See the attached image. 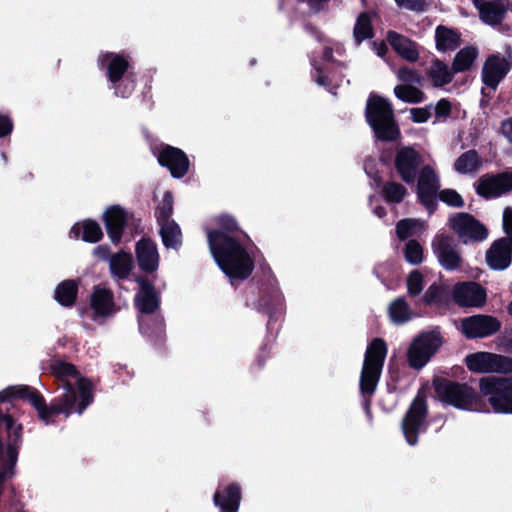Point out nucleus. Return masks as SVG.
<instances>
[{
    "instance_id": "1",
    "label": "nucleus",
    "mask_w": 512,
    "mask_h": 512,
    "mask_svg": "<svg viewBox=\"0 0 512 512\" xmlns=\"http://www.w3.org/2000/svg\"><path fill=\"white\" fill-rule=\"evenodd\" d=\"M52 374L62 382L64 392L47 404L41 392L29 385H11L0 391V414L8 415L15 425L18 422L19 409L14 401L28 402L37 412L38 419L45 425L55 423V417H70L74 412L82 414L94 401L93 384L86 377H78L75 365L58 360L52 367Z\"/></svg>"
},
{
    "instance_id": "2",
    "label": "nucleus",
    "mask_w": 512,
    "mask_h": 512,
    "mask_svg": "<svg viewBox=\"0 0 512 512\" xmlns=\"http://www.w3.org/2000/svg\"><path fill=\"white\" fill-rule=\"evenodd\" d=\"M210 252L221 269L233 284L235 280H247L255 268L254 259L249 254L241 237H228L219 231H208Z\"/></svg>"
},
{
    "instance_id": "3",
    "label": "nucleus",
    "mask_w": 512,
    "mask_h": 512,
    "mask_svg": "<svg viewBox=\"0 0 512 512\" xmlns=\"http://www.w3.org/2000/svg\"><path fill=\"white\" fill-rule=\"evenodd\" d=\"M365 119L377 140L394 142L401 137L393 106L383 96L375 93L369 95L365 107Z\"/></svg>"
},
{
    "instance_id": "4",
    "label": "nucleus",
    "mask_w": 512,
    "mask_h": 512,
    "mask_svg": "<svg viewBox=\"0 0 512 512\" xmlns=\"http://www.w3.org/2000/svg\"><path fill=\"white\" fill-rule=\"evenodd\" d=\"M386 355L387 344L382 338H374L368 344L359 381L361 393H375Z\"/></svg>"
},
{
    "instance_id": "5",
    "label": "nucleus",
    "mask_w": 512,
    "mask_h": 512,
    "mask_svg": "<svg viewBox=\"0 0 512 512\" xmlns=\"http://www.w3.org/2000/svg\"><path fill=\"white\" fill-rule=\"evenodd\" d=\"M479 390L494 413L512 414V376H484L479 380Z\"/></svg>"
},
{
    "instance_id": "6",
    "label": "nucleus",
    "mask_w": 512,
    "mask_h": 512,
    "mask_svg": "<svg viewBox=\"0 0 512 512\" xmlns=\"http://www.w3.org/2000/svg\"><path fill=\"white\" fill-rule=\"evenodd\" d=\"M433 386L443 403L457 409L471 410L479 401L478 393L466 383L438 377L433 380Z\"/></svg>"
},
{
    "instance_id": "7",
    "label": "nucleus",
    "mask_w": 512,
    "mask_h": 512,
    "mask_svg": "<svg viewBox=\"0 0 512 512\" xmlns=\"http://www.w3.org/2000/svg\"><path fill=\"white\" fill-rule=\"evenodd\" d=\"M259 298L255 308L268 316L267 330H273V324L277 322L283 312V295L278 287L277 280L269 268V275L265 281L258 283Z\"/></svg>"
},
{
    "instance_id": "8",
    "label": "nucleus",
    "mask_w": 512,
    "mask_h": 512,
    "mask_svg": "<svg viewBox=\"0 0 512 512\" xmlns=\"http://www.w3.org/2000/svg\"><path fill=\"white\" fill-rule=\"evenodd\" d=\"M444 343L440 328L435 327L416 336L407 351V361L411 368L421 369L438 352Z\"/></svg>"
},
{
    "instance_id": "9",
    "label": "nucleus",
    "mask_w": 512,
    "mask_h": 512,
    "mask_svg": "<svg viewBox=\"0 0 512 512\" xmlns=\"http://www.w3.org/2000/svg\"><path fill=\"white\" fill-rule=\"evenodd\" d=\"M427 417V400L424 395L418 394L410 403L401 420V430L408 445L416 446L419 443L420 434L426 433Z\"/></svg>"
},
{
    "instance_id": "10",
    "label": "nucleus",
    "mask_w": 512,
    "mask_h": 512,
    "mask_svg": "<svg viewBox=\"0 0 512 512\" xmlns=\"http://www.w3.org/2000/svg\"><path fill=\"white\" fill-rule=\"evenodd\" d=\"M464 362L473 373H512V358L502 354L479 351L467 355Z\"/></svg>"
},
{
    "instance_id": "11",
    "label": "nucleus",
    "mask_w": 512,
    "mask_h": 512,
    "mask_svg": "<svg viewBox=\"0 0 512 512\" xmlns=\"http://www.w3.org/2000/svg\"><path fill=\"white\" fill-rule=\"evenodd\" d=\"M449 227L463 244L478 243L488 237V229L472 214L456 213L449 218Z\"/></svg>"
},
{
    "instance_id": "12",
    "label": "nucleus",
    "mask_w": 512,
    "mask_h": 512,
    "mask_svg": "<svg viewBox=\"0 0 512 512\" xmlns=\"http://www.w3.org/2000/svg\"><path fill=\"white\" fill-rule=\"evenodd\" d=\"M431 247L444 270L455 271L462 267L463 258L454 237L438 233L434 236Z\"/></svg>"
},
{
    "instance_id": "13",
    "label": "nucleus",
    "mask_w": 512,
    "mask_h": 512,
    "mask_svg": "<svg viewBox=\"0 0 512 512\" xmlns=\"http://www.w3.org/2000/svg\"><path fill=\"white\" fill-rule=\"evenodd\" d=\"M153 153L159 165L166 168L173 178L181 179L189 172L190 160L182 149L162 143Z\"/></svg>"
},
{
    "instance_id": "14",
    "label": "nucleus",
    "mask_w": 512,
    "mask_h": 512,
    "mask_svg": "<svg viewBox=\"0 0 512 512\" xmlns=\"http://www.w3.org/2000/svg\"><path fill=\"white\" fill-rule=\"evenodd\" d=\"M440 189V179L433 167L425 165L419 172L416 194L418 202L429 213L436 211L438 207L437 196Z\"/></svg>"
},
{
    "instance_id": "15",
    "label": "nucleus",
    "mask_w": 512,
    "mask_h": 512,
    "mask_svg": "<svg viewBox=\"0 0 512 512\" xmlns=\"http://www.w3.org/2000/svg\"><path fill=\"white\" fill-rule=\"evenodd\" d=\"M501 321L492 315L477 314L461 320V332L467 339H482L500 331Z\"/></svg>"
},
{
    "instance_id": "16",
    "label": "nucleus",
    "mask_w": 512,
    "mask_h": 512,
    "mask_svg": "<svg viewBox=\"0 0 512 512\" xmlns=\"http://www.w3.org/2000/svg\"><path fill=\"white\" fill-rule=\"evenodd\" d=\"M512 69V60L502 56L500 53L489 55L482 67V83L496 91L499 84Z\"/></svg>"
},
{
    "instance_id": "17",
    "label": "nucleus",
    "mask_w": 512,
    "mask_h": 512,
    "mask_svg": "<svg viewBox=\"0 0 512 512\" xmlns=\"http://www.w3.org/2000/svg\"><path fill=\"white\" fill-rule=\"evenodd\" d=\"M512 190V172L482 175L476 185V192L485 199L500 197Z\"/></svg>"
},
{
    "instance_id": "18",
    "label": "nucleus",
    "mask_w": 512,
    "mask_h": 512,
    "mask_svg": "<svg viewBox=\"0 0 512 512\" xmlns=\"http://www.w3.org/2000/svg\"><path fill=\"white\" fill-rule=\"evenodd\" d=\"M452 296L454 302L460 307H482L487 301L486 289L474 281L455 284Z\"/></svg>"
},
{
    "instance_id": "19",
    "label": "nucleus",
    "mask_w": 512,
    "mask_h": 512,
    "mask_svg": "<svg viewBox=\"0 0 512 512\" xmlns=\"http://www.w3.org/2000/svg\"><path fill=\"white\" fill-rule=\"evenodd\" d=\"M420 164L421 156L413 147H402L395 155V170L400 179L406 184H412L415 182Z\"/></svg>"
},
{
    "instance_id": "20",
    "label": "nucleus",
    "mask_w": 512,
    "mask_h": 512,
    "mask_svg": "<svg viewBox=\"0 0 512 512\" xmlns=\"http://www.w3.org/2000/svg\"><path fill=\"white\" fill-rule=\"evenodd\" d=\"M133 218V214L128 213L120 205H112L105 210L102 220L113 244L121 242L124 229Z\"/></svg>"
},
{
    "instance_id": "21",
    "label": "nucleus",
    "mask_w": 512,
    "mask_h": 512,
    "mask_svg": "<svg viewBox=\"0 0 512 512\" xmlns=\"http://www.w3.org/2000/svg\"><path fill=\"white\" fill-rule=\"evenodd\" d=\"M135 281L140 286L134 301L136 309L145 315L155 313L160 307V297L154 285L144 276H137Z\"/></svg>"
},
{
    "instance_id": "22",
    "label": "nucleus",
    "mask_w": 512,
    "mask_h": 512,
    "mask_svg": "<svg viewBox=\"0 0 512 512\" xmlns=\"http://www.w3.org/2000/svg\"><path fill=\"white\" fill-rule=\"evenodd\" d=\"M486 263L490 269L503 271L512 262V241L509 238H499L492 242L485 254Z\"/></svg>"
},
{
    "instance_id": "23",
    "label": "nucleus",
    "mask_w": 512,
    "mask_h": 512,
    "mask_svg": "<svg viewBox=\"0 0 512 512\" xmlns=\"http://www.w3.org/2000/svg\"><path fill=\"white\" fill-rule=\"evenodd\" d=\"M242 500V488L237 482L227 485H218L213 503L220 512H238Z\"/></svg>"
},
{
    "instance_id": "24",
    "label": "nucleus",
    "mask_w": 512,
    "mask_h": 512,
    "mask_svg": "<svg viewBox=\"0 0 512 512\" xmlns=\"http://www.w3.org/2000/svg\"><path fill=\"white\" fill-rule=\"evenodd\" d=\"M480 19L490 26L500 25L510 8L509 0H474Z\"/></svg>"
},
{
    "instance_id": "25",
    "label": "nucleus",
    "mask_w": 512,
    "mask_h": 512,
    "mask_svg": "<svg viewBox=\"0 0 512 512\" xmlns=\"http://www.w3.org/2000/svg\"><path fill=\"white\" fill-rule=\"evenodd\" d=\"M98 63L101 68H106L107 80L110 83H115L121 78L130 74V61L129 57L123 54L114 52L101 53L98 57Z\"/></svg>"
},
{
    "instance_id": "26",
    "label": "nucleus",
    "mask_w": 512,
    "mask_h": 512,
    "mask_svg": "<svg viewBox=\"0 0 512 512\" xmlns=\"http://www.w3.org/2000/svg\"><path fill=\"white\" fill-rule=\"evenodd\" d=\"M136 260L141 271L151 274L159 267V254L156 243L151 238L143 237L135 247Z\"/></svg>"
},
{
    "instance_id": "27",
    "label": "nucleus",
    "mask_w": 512,
    "mask_h": 512,
    "mask_svg": "<svg viewBox=\"0 0 512 512\" xmlns=\"http://www.w3.org/2000/svg\"><path fill=\"white\" fill-rule=\"evenodd\" d=\"M386 40L392 49L406 61L416 62L419 59L418 45L410 38L396 31L389 30Z\"/></svg>"
},
{
    "instance_id": "28",
    "label": "nucleus",
    "mask_w": 512,
    "mask_h": 512,
    "mask_svg": "<svg viewBox=\"0 0 512 512\" xmlns=\"http://www.w3.org/2000/svg\"><path fill=\"white\" fill-rule=\"evenodd\" d=\"M95 317H107L115 312L113 292L108 288L95 286L90 298Z\"/></svg>"
},
{
    "instance_id": "29",
    "label": "nucleus",
    "mask_w": 512,
    "mask_h": 512,
    "mask_svg": "<svg viewBox=\"0 0 512 512\" xmlns=\"http://www.w3.org/2000/svg\"><path fill=\"white\" fill-rule=\"evenodd\" d=\"M70 234L75 239L81 238L84 242L97 243L103 238V231L99 223L92 219H85L75 223Z\"/></svg>"
},
{
    "instance_id": "30",
    "label": "nucleus",
    "mask_w": 512,
    "mask_h": 512,
    "mask_svg": "<svg viewBox=\"0 0 512 512\" xmlns=\"http://www.w3.org/2000/svg\"><path fill=\"white\" fill-rule=\"evenodd\" d=\"M373 178L377 186H382L381 196L388 204H399L408 194L406 187L399 182L387 181L383 183L378 171L374 172Z\"/></svg>"
},
{
    "instance_id": "31",
    "label": "nucleus",
    "mask_w": 512,
    "mask_h": 512,
    "mask_svg": "<svg viewBox=\"0 0 512 512\" xmlns=\"http://www.w3.org/2000/svg\"><path fill=\"white\" fill-rule=\"evenodd\" d=\"M435 42L438 51H453L461 45V34L444 25H439L435 30Z\"/></svg>"
},
{
    "instance_id": "32",
    "label": "nucleus",
    "mask_w": 512,
    "mask_h": 512,
    "mask_svg": "<svg viewBox=\"0 0 512 512\" xmlns=\"http://www.w3.org/2000/svg\"><path fill=\"white\" fill-rule=\"evenodd\" d=\"M79 284L77 280L67 279L60 282L54 291V299L63 307L71 308L78 297Z\"/></svg>"
},
{
    "instance_id": "33",
    "label": "nucleus",
    "mask_w": 512,
    "mask_h": 512,
    "mask_svg": "<svg viewBox=\"0 0 512 512\" xmlns=\"http://www.w3.org/2000/svg\"><path fill=\"white\" fill-rule=\"evenodd\" d=\"M110 272L120 280L127 279L133 268L131 253L120 251L110 257Z\"/></svg>"
},
{
    "instance_id": "34",
    "label": "nucleus",
    "mask_w": 512,
    "mask_h": 512,
    "mask_svg": "<svg viewBox=\"0 0 512 512\" xmlns=\"http://www.w3.org/2000/svg\"><path fill=\"white\" fill-rule=\"evenodd\" d=\"M374 35L375 31L370 13L367 11L361 12L357 17L353 28L355 43L360 45L363 41L372 39Z\"/></svg>"
},
{
    "instance_id": "35",
    "label": "nucleus",
    "mask_w": 512,
    "mask_h": 512,
    "mask_svg": "<svg viewBox=\"0 0 512 512\" xmlns=\"http://www.w3.org/2000/svg\"><path fill=\"white\" fill-rule=\"evenodd\" d=\"M216 223L218 225V228L212 229L211 231H219L228 237H241L243 239H247L248 242H251V239L248 236V234L241 230V228L238 225V222L233 216L228 214H222L218 216Z\"/></svg>"
},
{
    "instance_id": "36",
    "label": "nucleus",
    "mask_w": 512,
    "mask_h": 512,
    "mask_svg": "<svg viewBox=\"0 0 512 512\" xmlns=\"http://www.w3.org/2000/svg\"><path fill=\"white\" fill-rule=\"evenodd\" d=\"M482 166V160L474 149L462 153L454 163V169L460 174L477 171Z\"/></svg>"
},
{
    "instance_id": "37",
    "label": "nucleus",
    "mask_w": 512,
    "mask_h": 512,
    "mask_svg": "<svg viewBox=\"0 0 512 512\" xmlns=\"http://www.w3.org/2000/svg\"><path fill=\"white\" fill-rule=\"evenodd\" d=\"M454 72L448 65L439 59H434L428 76L435 87H443L453 80Z\"/></svg>"
},
{
    "instance_id": "38",
    "label": "nucleus",
    "mask_w": 512,
    "mask_h": 512,
    "mask_svg": "<svg viewBox=\"0 0 512 512\" xmlns=\"http://www.w3.org/2000/svg\"><path fill=\"white\" fill-rule=\"evenodd\" d=\"M478 56L477 48L467 46L459 50L452 62L451 69L454 73L464 72L471 68Z\"/></svg>"
},
{
    "instance_id": "39",
    "label": "nucleus",
    "mask_w": 512,
    "mask_h": 512,
    "mask_svg": "<svg viewBox=\"0 0 512 512\" xmlns=\"http://www.w3.org/2000/svg\"><path fill=\"white\" fill-rule=\"evenodd\" d=\"M161 226L160 235L163 245L166 248L177 249L181 245V229L174 221H168L159 224Z\"/></svg>"
},
{
    "instance_id": "40",
    "label": "nucleus",
    "mask_w": 512,
    "mask_h": 512,
    "mask_svg": "<svg viewBox=\"0 0 512 512\" xmlns=\"http://www.w3.org/2000/svg\"><path fill=\"white\" fill-rule=\"evenodd\" d=\"M389 316L393 323L404 324L412 319V312L404 297H398L389 305Z\"/></svg>"
},
{
    "instance_id": "41",
    "label": "nucleus",
    "mask_w": 512,
    "mask_h": 512,
    "mask_svg": "<svg viewBox=\"0 0 512 512\" xmlns=\"http://www.w3.org/2000/svg\"><path fill=\"white\" fill-rule=\"evenodd\" d=\"M394 94L398 99L406 103H421L425 99V94L422 90L408 84L395 86Z\"/></svg>"
},
{
    "instance_id": "42",
    "label": "nucleus",
    "mask_w": 512,
    "mask_h": 512,
    "mask_svg": "<svg viewBox=\"0 0 512 512\" xmlns=\"http://www.w3.org/2000/svg\"><path fill=\"white\" fill-rule=\"evenodd\" d=\"M174 198L171 191H166L163 195L161 203L155 209V216L158 223L171 221L170 218L173 214Z\"/></svg>"
},
{
    "instance_id": "43",
    "label": "nucleus",
    "mask_w": 512,
    "mask_h": 512,
    "mask_svg": "<svg viewBox=\"0 0 512 512\" xmlns=\"http://www.w3.org/2000/svg\"><path fill=\"white\" fill-rule=\"evenodd\" d=\"M111 84L116 97L129 98L135 91L136 79L134 74H127L126 77Z\"/></svg>"
},
{
    "instance_id": "44",
    "label": "nucleus",
    "mask_w": 512,
    "mask_h": 512,
    "mask_svg": "<svg viewBox=\"0 0 512 512\" xmlns=\"http://www.w3.org/2000/svg\"><path fill=\"white\" fill-rule=\"evenodd\" d=\"M448 300V292L447 290L436 283H433L426 290L423 301L426 305L432 304H444Z\"/></svg>"
},
{
    "instance_id": "45",
    "label": "nucleus",
    "mask_w": 512,
    "mask_h": 512,
    "mask_svg": "<svg viewBox=\"0 0 512 512\" xmlns=\"http://www.w3.org/2000/svg\"><path fill=\"white\" fill-rule=\"evenodd\" d=\"M405 260L412 265H419L423 262V248L421 244L415 240L410 239L404 247Z\"/></svg>"
},
{
    "instance_id": "46",
    "label": "nucleus",
    "mask_w": 512,
    "mask_h": 512,
    "mask_svg": "<svg viewBox=\"0 0 512 512\" xmlns=\"http://www.w3.org/2000/svg\"><path fill=\"white\" fill-rule=\"evenodd\" d=\"M437 197L451 207L461 208L465 204L462 196L454 189L446 188L440 190Z\"/></svg>"
},
{
    "instance_id": "47",
    "label": "nucleus",
    "mask_w": 512,
    "mask_h": 512,
    "mask_svg": "<svg viewBox=\"0 0 512 512\" xmlns=\"http://www.w3.org/2000/svg\"><path fill=\"white\" fill-rule=\"evenodd\" d=\"M423 275L419 270H413L407 277V291L412 297L418 296L423 290Z\"/></svg>"
},
{
    "instance_id": "48",
    "label": "nucleus",
    "mask_w": 512,
    "mask_h": 512,
    "mask_svg": "<svg viewBox=\"0 0 512 512\" xmlns=\"http://www.w3.org/2000/svg\"><path fill=\"white\" fill-rule=\"evenodd\" d=\"M416 227V220L411 218L401 219L397 222L395 231L398 239L400 241L407 240L410 236L413 235L414 229Z\"/></svg>"
},
{
    "instance_id": "49",
    "label": "nucleus",
    "mask_w": 512,
    "mask_h": 512,
    "mask_svg": "<svg viewBox=\"0 0 512 512\" xmlns=\"http://www.w3.org/2000/svg\"><path fill=\"white\" fill-rule=\"evenodd\" d=\"M271 348L268 343H263L256 354L255 360L251 365L252 372H259L265 366L267 359L270 358Z\"/></svg>"
},
{
    "instance_id": "50",
    "label": "nucleus",
    "mask_w": 512,
    "mask_h": 512,
    "mask_svg": "<svg viewBox=\"0 0 512 512\" xmlns=\"http://www.w3.org/2000/svg\"><path fill=\"white\" fill-rule=\"evenodd\" d=\"M397 77L399 81L410 84H420L422 77L421 75L414 69H411L407 66H403L399 68L397 72Z\"/></svg>"
},
{
    "instance_id": "51",
    "label": "nucleus",
    "mask_w": 512,
    "mask_h": 512,
    "mask_svg": "<svg viewBox=\"0 0 512 512\" xmlns=\"http://www.w3.org/2000/svg\"><path fill=\"white\" fill-rule=\"evenodd\" d=\"M395 2L399 7L413 12H424L427 9L425 0H395Z\"/></svg>"
},
{
    "instance_id": "52",
    "label": "nucleus",
    "mask_w": 512,
    "mask_h": 512,
    "mask_svg": "<svg viewBox=\"0 0 512 512\" xmlns=\"http://www.w3.org/2000/svg\"><path fill=\"white\" fill-rule=\"evenodd\" d=\"M410 114V118L414 123H425L431 117L430 107L412 108Z\"/></svg>"
},
{
    "instance_id": "53",
    "label": "nucleus",
    "mask_w": 512,
    "mask_h": 512,
    "mask_svg": "<svg viewBox=\"0 0 512 512\" xmlns=\"http://www.w3.org/2000/svg\"><path fill=\"white\" fill-rule=\"evenodd\" d=\"M451 112H452V105L448 99L442 98L436 103L435 116L437 118L446 119L451 115Z\"/></svg>"
},
{
    "instance_id": "54",
    "label": "nucleus",
    "mask_w": 512,
    "mask_h": 512,
    "mask_svg": "<svg viewBox=\"0 0 512 512\" xmlns=\"http://www.w3.org/2000/svg\"><path fill=\"white\" fill-rule=\"evenodd\" d=\"M502 229L505 233L503 238H509L512 241V207H506L503 211Z\"/></svg>"
},
{
    "instance_id": "55",
    "label": "nucleus",
    "mask_w": 512,
    "mask_h": 512,
    "mask_svg": "<svg viewBox=\"0 0 512 512\" xmlns=\"http://www.w3.org/2000/svg\"><path fill=\"white\" fill-rule=\"evenodd\" d=\"M14 129V123L12 118L7 115L0 113V138L9 136Z\"/></svg>"
},
{
    "instance_id": "56",
    "label": "nucleus",
    "mask_w": 512,
    "mask_h": 512,
    "mask_svg": "<svg viewBox=\"0 0 512 512\" xmlns=\"http://www.w3.org/2000/svg\"><path fill=\"white\" fill-rule=\"evenodd\" d=\"M312 65L317 72V76L315 78L316 83L322 87H329L331 85V80L327 75L324 74L323 67L316 65L315 61H313Z\"/></svg>"
},
{
    "instance_id": "57",
    "label": "nucleus",
    "mask_w": 512,
    "mask_h": 512,
    "mask_svg": "<svg viewBox=\"0 0 512 512\" xmlns=\"http://www.w3.org/2000/svg\"><path fill=\"white\" fill-rule=\"evenodd\" d=\"M499 342L506 353L512 354V328L502 333Z\"/></svg>"
},
{
    "instance_id": "58",
    "label": "nucleus",
    "mask_w": 512,
    "mask_h": 512,
    "mask_svg": "<svg viewBox=\"0 0 512 512\" xmlns=\"http://www.w3.org/2000/svg\"><path fill=\"white\" fill-rule=\"evenodd\" d=\"M500 129L502 134L512 143V118L503 120Z\"/></svg>"
},
{
    "instance_id": "59",
    "label": "nucleus",
    "mask_w": 512,
    "mask_h": 512,
    "mask_svg": "<svg viewBox=\"0 0 512 512\" xmlns=\"http://www.w3.org/2000/svg\"><path fill=\"white\" fill-rule=\"evenodd\" d=\"M94 255L102 260H110L111 250L108 245H99L94 249Z\"/></svg>"
},
{
    "instance_id": "60",
    "label": "nucleus",
    "mask_w": 512,
    "mask_h": 512,
    "mask_svg": "<svg viewBox=\"0 0 512 512\" xmlns=\"http://www.w3.org/2000/svg\"><path fill=\"white\" fill-rule=\"evenodd\" d=\"M330 0H307V3L312 11L320 12L328 8V2Z\"/></svg>"
},
{
    "instance_id": "61",
    "label": "nucleus",
    "mask_w": 512,
    "mask_h": 512,
    "mask_svg": "<svg viewBox=\"0 0 512 512\" xmlns=\"http://www.w3.org/2000/svg\"><path fill=\"white\" fill-rule=\"evenodd\" d=\"M155 322V337L159 342L164 339V320L163 318H156Z\"/></svg>"
},
{
    "instance_id": "62",
    "label": "nucleus",
    "mask_w": 512,
    "mask_h": 512,
    "mask_svg": "<svg viewBox=\"0 0 512 512\" xmlns=\"http://www.w3.org/2000/svg\"><path fill=\"white\" fill-rule=\"evenodd\" d=\"M374 50L376 51L377 55L380 57H384L388 52L387 44L384 41L373 43Z\"/></svg>"
},
{
    "instance_id": "63",
    "label": "nucleus",
    "mask_w": 512,
    "mask_h": 512,
    "mask_svg": "<svg viewBox=\"0 0 512 512\" xmlns=\"http://www.w3.org/2000/svg\"><path fill=\"white\" fill-rule=\"evenodd\" d=\"M322 60L326 62H334L333 49L329 46H326L322 52Z\"/></svg>"
},
{
    "instance_id": "64",
    "label": "nucleus",
    "mask_w": 512,
    "mask_h": 512,
    "mask_svg": "<svg viewBox=\"0 0 512 512\" xmlns=\"http://www.w3.org/2000/svg\"><path fill=\"white\" fill-rule=\"evenodd\" d=\"M364 397V401H363V408L364 410L366 411V413L369 415L371 413V410H370V406H371V398L373 396V394H365V393H361Z\"/></svg>"
}]
</instances>
